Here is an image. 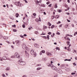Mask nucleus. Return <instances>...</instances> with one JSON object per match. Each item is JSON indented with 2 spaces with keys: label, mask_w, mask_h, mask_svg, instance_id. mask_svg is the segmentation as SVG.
Returning a JSON list of instances; mask_svg holds the SVG:
<instances>
[{
  "label": "nucleus",
  "mask_w": 77,
  "mask_h": 77,
  "mask_svg": "<svg viewBox=\"0 0 77 77\" xmlns=\"http://www.w3.org/2000/svg\"><path fill=\"white\" fill-rule=\"evenodd\" d=\"M47 65L48 66H51L52 69L54 70H55V71L57 70V67H55V66H54L53 64H51L48 63H47Z\"/></svg>",
  "instance_id": "1"
},
{
  "label": "nucleus",
  "mask_w": 77,
  "mask_h": 77,
  "mask_svg": "<svg viewBox=\"0 0 77 77\" xmlns=\"http://www.w3.org/2000/svg\"><path fill=\"white\" fill-rule=\"evenodd\" d=\"M18 63L19 65H26V63H25V62H23L20 60L18 61Z\"/></svg>",
  "instance_id": "2"
},
{
  "label": "nucleus",
  "mask_w": 77,
  "mask_h": 77,
  "mask_svg": "<svg viewBox=\"0 0 77 77\" xmlns=\"http://www.w3.org/2000/svg\"><path fill=\"white\" fill-rule=\"evenodd\" d=\"M22 47L23 49H24V50H27V51L29 50V48L26 47L25 44H23L22 45Z\"/></svg>",
  "instance_id": "3"
},
{
  "label": "nucleus",
  "mask_w": 77,
  "mask_h": 77,
  "mask_svg": "<svg viewBox=\"0 0 77 77\" xmlns=\"http://www.w3.org/2000/svg\"><path fill=\"white\" fill-rule=\"evenodd\" d=\"M15 42L16 43V45L17 46H19L21 44V42L18 40L16 41Z\"/></svg>",
  "instance_id": "4"
},
{
  "label": "nucleus",
  "mask_w": 77,
  "mask_h": 77,
  "mask_svg": "<svg viewBox=\"0 0 77 77\" xmlns=\"http://www.w3.org/2000/svg\"><path fill=\"white\" fill-rule=\"evenodd\" d=\"M14 56H16L17 58H20V54L17 53H16L14 54Z\"/></svg>",
  "instance_id": "5"
},
{
  "label": "nucleus",
  "mask_w": 77,
  "mask_h": 77,
  "mask_svg": "<svg viewBox=\"0 0 77 77\" xmlns=\"http://www.w3.org/2000/svg\"><path fill=\"white\" fill-rule=\"evenodd\" d=\"M25 54L26 55L27 57L29 58V54L28 53H27V51H25Z\"/></svg>",
  "instance_id": "6"
},
{
  "label": "nucleus",
  "mask_w": 77,
  "mask_h": 77,
  "mask_svg": "<svg viewBox=\"0 0 77 77\" xmlns=\"http://www.w3.org/2000/svg\"><path fill=\"white\" fill-rule=\"evenodd\" d=\"M30 53L31 55H34V51L33 50H32L31 51Z\"/></svg>",
  "instance_id": "7"
},
{
  "label": "nucleus",
  "mask_w": 77,
  "mask_h": 77,
  "mask_svg": "<svg viewBox=\"0 0 77 77\" xmlns=\"http://www.w3.org/2000/svg\"><path fill=\"white\" fill-rule=\"evenodd\" d=\"M46 54L48 55V56H51V53L48 52H46Z\"/></svg>",
  "instance_id": "8"
},
{
  "label": "nucleus",
  "mask_w": 77,
  "mask_h": 77,
  "mask_svg": "<svg viewBox=\"0 0 77 77\" xmlns=\"http://www.w3.org/2000/svg\"><path fill=\"white\" fill-rule=\"evenodd\" d=\"M17 2H15V5H17V6H19V5L20 4V2H19L18 3H17Z\"/></svg>",
  "instance_id": "9"
},
{
  "label": "nucleus",
  "mask_w": 77,
  "mask_h": 77,
  "mask_svg": "<svg viewBox=\"0 0 77 77\" xmlns=\"http://www.w3.org/2000/svg\"><path fill=\"white\" fill-rule=\"evenodd\" d=\"M41 69H42L41 67H38L36 69L37 71H39V70H40Z\"/></svg>",
  "instance_id": "10"
},
{
  "label": "nucleus",
  "mask_w": 77,
  "mask_h": 77,
  "mask_svg": "<svg viewBox=\"0 0 77 77\" xmlns=\"http://www.w3.org/2000/svg\"><path fill=\"white\" fill-rule=\"evenodd\" d=\"M5 70L6 71H9L10 70V68L9 67H7L6 69Z\"/></svg>",
  "instance_id": "11"
},
{
  "label": "nucleus",
  "mask_w": 77,
  "mask_h": 77,
  "mask_svg": "<svg viewBox=\"0 0 77 77\" xmlns=\"http://www.w3.org/2000/svg\"><path fill=\"white\" fill-rule=\"evenodd\" d=\"M16 18H18V16H19V15H18V13H16Z\"/></svg>",
  "instance_id": "12"
},
{
  "label": "nucleus",
  "mask_w": 77,
  "mask_h": 77,
  "mask_svg": "<svg viewBox=\"0 0 77 77\" xmlns=\"http://www.w3.org/2000/svg\"><path fill=\"white\" fill-rule=\"evenodd\" d=\"M2 59H3L4 60H6V57L4 56L3 57Z\"/></svg>",
  "instance_id": "13"
},
{
  "label": "nucleus",
  "mask_w": 77,
  "mask_h": 77,
  "mask_svg": "<svg viewBox=\"0 0 77 77\" xmlns=\"http://www.w3.org/2000/svg\"><path fill=\"white\" fill-rule=\"evenodd\" d=\"M2 76L3 77H6V75L4 74H2Z\"/></svg>",
  "instance_id": "14"
},
{
  "label": "nucleus",
  "mask_w": 77,
  "mask_h": 77,
  "mask_svg": "<svg viewBox=\"0 0 77 77\" xmlns=\"http://www.w3.org/2000/svg\"><path fill=\"white\" fill-rule=\"evenodd\" d=\"M56 50H58L59 51V50H60V48H59L58 47H56Z\"/></svg>",
  "instance_id": "15"
},
{
  "label": "nucleus",
  "mask_w": 77,
  "mask_h": 77,
  "mask_svg": "<svg viewBox=\"0 0 77 77\" xmlns=\"http://www.w3.org/2000/svg\"><path fill=\"white\" fill-rule=\"evenodd\" d=\"M15 56L14 55H13L11 56V58H15Z\"/></svg>",
  "instance_id": "16"
},
{
  "label": "nucleus",
  "mask_w": 77,
  "mask_h": 77,
  "mask_svg": "<svg viewBox=\"0 0 77 77\" xmlns=\"http://www.w3.org/2000/svg\"><path fill=\"white\" fill-rule=\"evenodd\" d=\"M45 51H44V50H43L42 51H41V52L42 53H45Z\"/></svg>",
  "instance_id": "17"
},
{
  "label": "nucleus",
  "mask_w": 77,
  "mask_h": 77,
  "mask_svg": "<svg viewBox=\"0 0 77 77\" xmlns=\"http://www.w3.org/2000/svg\"><path fill=\"white\" fill-rule=\"evenodd\" d=\"M54 7L55 8H57V4H55Z\"/></svg>",
  "instance_id": "18"
},
{
  "label": "nucleus",
  "mask_w": 77,
  "mask_h": 77,
  "mask_svg": "<svg viewBox=\"0 0 77 77\" xmlns=\"http://www.w3.org/2000/svg\"><path fill=\"white\" fill-rule=\"evenodd\" d=\"M34 57H36V53H35L34 54Z\"/></svg>",
  "instance_id": "19"
},
{
  "label": "nucleus",
  "mask_w": 77,
  "mask_h": 77,
  "mask_svg": "<svg viewBox=\"0 0 77 77\" xmlns=\"http://www.w3.org/2000/svg\"><path fill=\"white\" fill-rule=\"evenodd\" d=\"M67 41H70V39L69 38V37H67V39H66Z\"/></svg>",
  "instance_id": "20"
},
{
  "label": "nucleus",
  "mask_w": 77,
  "mask_h": 77,
  "mask_svg": "<svg viewBox=\"0 0 77 77\" xmlns=\"http://www.w3.org/2000/svg\"><path fill=\"white\" fill-rule=\"evenodd\" d=\"M42 7H45V5H44V4H42L41 5Z\"/></svg>",
  "instance_id": "21"
},
{
  "label": "nucleus",
  "mask_w": 77,
  "mask_h": 77,
  "mask_svg": "<svg viewBox=\"0 0 77 77\" xmlns=\"http://www.w3.org/2000/svg\"><path fill=\"white\" fill-rule=\"evenodd\" d=\"M54 27V25H53L51 26V29H53Z\"/></svg>",
  "instance_id": "22"
},
{
  "label": "nucleus",
  "mask_w": 77,
  "mask_h": 77,
  "mask_svg": "<svg viewBox=\"0 0 77 77\" xmlns=\"http://www.w3.org/2000/svg\"><path fill=\"white\" fill-rule=\"evenodd\" d=\"M48 25L49 26H51V24L50 23V22H48Z\"/></svg>",
  "instance_id": "23"
},
{
  "label": "nucleus",
  "mask_w": 77,
  "mask_h": 77,
  "mask_svg": "<svg viewBox=\"0 0 77 77\" xmlns=\"http://www.w3.org/2000/svg\"><path fill=\"white\" fill-rule=\"evenodd\" d=\"M47 27L46 26H43V29H47Z\"/></svg>",
  "instance_id": "24"
},
{
  "label": "nucleus",
  "mask_w": 77,
  "mask_h": 77,
  "mask_svg": "<svg viewBox=\"0 0 77 77\" xmlns=\"http://www.w3.org/2000/svg\"><path fill=\"white\" fill-rule=\"evenodd\" d=\"M13 31L14 32H17V30L16 29H13Z\"/></svg>",
  "instance_id": "25"
},
{
  "label": "nucleus",
  "mask_w": 77,
  "mask_h": 77,
  "mask_svg": "<svg viewBox=\"0 0 77 77\" xmlns=\"http://www.w3.org/2000/svg\"><path fill=\"white\" fill-rule=\"evenodd\" d=\"M33 15V16H36V13H33L32 14Z\"/></svg>",
  "instance_id": "26"
},
{
  "label": "nucleus",
  "mask_w": 77,
  "mask_h": 77,
  "mask_svg": "<svg viewBox=\"0 0 77 77\" xmlns=\"http://www.w3.org/2000/svg\"><path fill=\"white\" fill-rule=\"evenodd\" d=\"M49 35H47V39H48H48H49Z\"/></svg>",
  "instance_id": "27"
},
{
  "label": "nucleus",
  "mask_w": 77,
  "mask_h": 77,
  "mask_svg": "<svg viewBox=\"0 0 77 77\" xmlns=\"http://www.w3.org/2000/svg\"><path fill=\"white\" fill-rule=\"evenodd\" d=\"M43 60L44 61H46L47 60L46 58H43Z\"/></svg>",
  "instance_id": "28"
},
{
  "label": "nucleus",
  "mask_w": 77,
  "mask_h": 77,
  "mask_svg": "<svg viewBox=\"0 0 77 77\" xmlns=\"http://www.w3.org/2000/svg\"><path fill=\"white\" fill-rule=\"evenodd\" d=\"M5 57H8V55L7 54H5Z\"/></svg>",
  "instance_id": "29"
},
{
  "label": "nucleus",
  "mask_w": 77,
  "mask_h": 77,
  "mask_svg": "<svg viewBox=\"0 0 77 77\" xmlns=\"http://www.w3.org/2000/svg\"><path fill=\"white\" fill-rule=\"evenodd\" d=\"M38 46V45L36 44H34V46L35 47H37V46Z\"/></svg>",
  "instance_id": "30"
},
{
  "label": "nucleus",
  "mask_w": 77,
  "mask_h": 77,
  "mask_svg": "<svg viewBox=\"0 0 77 77\" xmlns=\"http://www.w3.org/2000/svg\"><path fill=\"white\" fill-rule=\"evenodd\" d=\"M41 65L40 64H38L37 65V66H41Z\"/></svg>",
  "instance_id": "31"
},
{
  "label": "nucleus",
  "mask_w": 77,
  "mask_h": 77,
  "mask_svg": "<svg viewBox=\"0 0 77 77\" xmlns=\"http://www.w3.org/2000/svg\"><path fill=\"white\" fill-rule=\"evenodd\" d=\"M4 39H8V37H4Z\"/></svg>",
  "instance_id": "32"
},
{
  "label": "nucleus",
  "mask_w": 77,
  "mask_h": 77,
  "mask_svg": "<svg viewBox=\"0 0 77 77\" xmlns=\"http://www.w3.org/2000/svg\"><path fill=\"white\" fill-rule=\"evenodd\" d=\"M66 43L67 44V45H69V44L70 42L69 41H67L66 42Z\"/></svg>",
  "instance_id": "33"
},
{
  "label": "nucleus",
  "mask_w": 77,
  "mask_h": 77,
  "mask_svg": "<svg viewBox=\"0 0 77 77\" xmlns=\"http://www.w3.org/2000/svg\"><path fill=\"white\" fill-rule=\"evenodd\" d=\"M24 0V1H25V2L26 3H28V2L26 0Z\"/></svg>",
  "instance_id": "34"
},
{
  "label": "nucleus",
  "mask_w": 77,
  "mask_h": 77,
  "mask_svg": "<svg viewBox=\"0 0 77 77\" xmlns=\"http://www.w3.org/2000/svg\"><path fill=\"white\" fill-rule=\"evenodd\" d=\"M56 34L57 35H60V33L59 32H57Z\"/></svg>",
  "instance_id": "35"
},
{
  "label": "nucleus",
  "mask_w": 77,
  "mask_h": 77,
  "mask_svg": "<svg viewBox=\"0 0 77 77\" xmlns=\"http://www.w3.org/2000/svg\"><path fill=\"white\" fill-rule=\"evenodd\" d=\"M55 17H56L57 18H58L59 17V15H56Z\"/></svg>",
  "instance_id": "36"
},
{
  "label": "nucleus",
  "mask_w": 77,
  "mask_h": 77,
  "mask_svg": "<svg viewBox=\"0 0 77 77\" xmlns=\"http://www.w3.org/2000/svg\"><path fill=\"white\" fill-rule=\"evenodd\" d=\"M71 74L72 75H74V74H75V72L72 73Z\"/></svg>",
  "instance_id": "37"
},
{
  "label": "nucleus",
  "mask_w": 77,
  "mask_h": 77,
  "mask_svg": "<svg viewBox=\"0 0 77 77\" xmlns=\"http://www.w3.org/2000/svg\"><path fill=\"white\" fill-rule=\"evenodd\" d=\"M77 32H75V33L74 34V35L75 36V35H77Z\"/></svg>",
  "instance_id": "38"
},
{
  "label": "nucleus",
  "mask_w": 77,
  "mask_h": 77,
  "mask_svg": "<svg viewBox=\"0 0 77 77\" xmlns=\"http://www.w3.org/2000/svg\"><path fill=\"white\" fill-rule=\"evenodd\" d=\"M38 21H41V18L40 17L39 18Z\"/></svg>",
  "instance_id": "39"
},
{
  "label": "nucleus",
  "mask_w": 77,
  "mask_h": 77,
  "mask_svg": "<svg viewBox=\"0 0 77 77\" xmlns=\"http://www.w3.org/2000/svg\"><path fill=\"white\" fill-rule=\"evenodd\" d=\"M73 65H74V66H76V65L75 63H73Z\"/></svg>",
  "instance_id": "40"
},
{
  "label": "nucleus",
  "mask_w": 77,
  "mask_h": 77,
  "mask_svg": "<svg viewBox=\"0 0 77 77\" xmlns=\"http://www.w3.org/2000/svg\"><path fill=\"white\" fill-rule=\"evenodd\" d=\"M22 27H23V28H25V27H26V26H25L24 25H23L22 26Z\"/></svg>",
  "instance_id": "41"
},
{
  "label": "nucleus",
  "mask_w": 77,
  "mask_h": 77,
  "mask_svg": "<svg viewBox=\"0 0 77 77\" xmlns=\"http://www.w3.org/2000/svg\"><path fill=\"white\" fill-rule=\"evenodd\" d=\"M48 35H51V32H49L48 33Z\"/></svg>",
  "instance_id": "42"
},
{
  "label": "nucleus",
  "mask_w": 77,
  "mask_h": 77,
  "mask_svg": "<svg viewBox=\"0 0 77 77\" xmlns=\"http://www.w3.org/2000/svg\"><path fill=\"white\" fill-rule=\"evenodd\" d=\"M50 2H48L46 4H47V5H49V4H50Z\"/></svg>",
  "instance_id": "43"
},
{
  "label": "nucleus",
  "mask_w": 77,
  "mask_h": 77,
  "mask_svg": "<svg viewBox=\"0 0 77 77\" xmlns=\"http://www.w3.org/2000/svg\"><path fill=\"white\" fill-rule=\"evenodd\" d=\"M62 12L61 10H59L58 12L60 13V12Z\"/></svg>",
  "instance_id": "44"
},
{
  "label": "nucleus",
  "mask_w": 77,
  "mask_h": 77,
  "mask_svg": "<svg viewBox=\"0 0 77 77\" xmlns=\"http://www.w3.org/2000/svg\"><path fill=\"white\" fill-rule=\"evenodd\" d=\"M39 3H41L42 2V0H40L39 1Z\"/></svg>",
  "instance_id": "45"
},
{
  "label": "nucleus",
  "mask_w": 77,
  "mask_h": 77,
  "mask_svg": "<svg viewBox=\"0 0 77 77\" xmlns=\"http://www.w3.org/2000/svg\"><path fill=\"white\" fill-rule=\"evenodd\" d=\"M20 37H21V38H24V36H23L22 35H20Z\"/></svg>",
  "instance_id": "46"
},
{
  "label": "nucleus",
  "mask_w": 77,
  "mask_h": 77,
  "mask_svg": "<svg viewBox=\"0 0 77 77\" xmlns=\"http://www.w3.org/2000/svg\"><path fill=\"white\" fill-rule=\"evenodd\" d=\"M3 60V59L2 58L0 57V61H2Z\"/></svg>",
  "instance_id": "47"
},
{
  "label": "nucleus",
  "mask_w": 77,
  "mask_h": 77,
  "mask_svg": "<svg viewBox=\"0 0 77 77\" xmlns=\"http://www.w3.org/2000/svg\"><path fill=\"white\" fill-rule=\"evenodd\" d=\"M48 6L49 7H51V4H50V5H49Z\"/></svg>",
  "instance_id": "48"
},
{
  "label": "nucleus",
  "mask_w": 77,
  "mask_h": 77,
  "mask_svg": "<svg viewBox=\"0 0 77 77\" xmlns=\"http://www.w3.org/2000/svg\"><path fill=\"white\" fill-rule=\"evenodd\" d=\"M12 27H16V25H12Z\"/></svg>",
  "instance_id": "49"
},
{
  "label": "nucleus",
  "mask_w": 77,
  "mask_h": 77,
  "mask_svg": "<svg viewBox=\"0 0 77 77\" xmlns=\"http://www.w3.org/2000/svg\"><path fill=\"white\" fill-rule=\"evenodd\" d=\"M73 53H76V51L75 50H73Z\"/></svg>",
  "instance_id": "50"
},
{
  "label": "nucleus",
  "mask_w": 77,
  "mask_h": 77,
  "mask_svg": "<svg viewBox=\"0 0 77 77\" xmlns=\"http://www.w3.org/2000/svg\"><path fill=\"white\" fill-rule=\"evenodd\" d=\"M50 62H51V65H52V63H53V61H51Z\"/></svg>",
  "instance_id": "51"
},
{
  "label": "nucleus",
  "mask_w": 77,
  "mask_h": 77,
  "mask_svg": "<svg viewBox=\"0 0 77 77\" xmlns=\"http://www.w3.org/2000/svg\"><path fill=\"white\" fill-rule=\"evenodd\" d=\"M10 19H11V20H14L13 18H12L11 17H10Z\"/></svg>",
  "instance_id": "52"
},
{
  "label": "nucleus",
  "mask_w": 77,
  "mask_h": 77,
  "mask_svg": "<svg viewBox=\"0 0 77 77\" xmlns=\"http://www.w3.org/2000/svg\"><path fill=\"white\" fill-rule=\"evenodd\" d=\"M52 20H53L54 19V16H52L51 17Z\"/></svg>",
  "instance_id": "53"
},
{
  "label": "nucleus",
  "mask_w": 77,
  "mask_h": 77,
  "mask_svg": "<svg viewBox=\"0 0 77 77\" xmlns=\"http://www.w3.org/2000/svg\"><path fill=\"white\" fill-rule=\"evenodd\" d=\"M60 23H61V22H60V21H59L57 23V24H59Z\"/></svg>",
  "instance_id": "54"
},
{
  "label": "nucleus",
  "mask_w": 77,
  "mask_h": 77,
  "mask_svg": "<svg viewBox=\"0 0 77 77\" xmlns=\"http://www.w3.org/2000/svg\"><path fill=\"white\" fill-rule=\"evenodd\" d=\"M24 36H27V35H26V34H24L23 35Z\"/></svg>",
  "instance_id": "55"
},
{
  "label": "nucleus",
  "mask_w": 77,
  "mask_h": 77,
  "mask_svg": "<svg viewBox=\"0 0 77 77\" xmlns=\"http://www.w3.org/2000/svg\"><path fill=\"white\" fill-rule=\"evenodd\" d=\"M68 36H69V35H68V34H66V37H68Z\"/></svg>",
  "instance_id": "56"
},
{
  "label": "nucleus",
  "mask_w": 77,
  "mask_h": 77,
  "mask_svg": "<svg viewBox=\"0 0 77 77\" xmlns=\"http://www.w3.org/2000/svg\"><path fill=\"white\" fill-rule=\"evenodd\" d=\"M67 2L69 3H70V1H69V0H67Z\"/></svg>",
  "instance_id": "57"
},
{
  "label": "nucleus",
  "mask_w": 77,
  "mask_h": 77,
  "mask_svg": "<svg viewBox=\"0 0 77 77\" xmlns=\"http://www.w3.org/2000/svg\"><path fill=\"white\" fill-rule=\"evenodd\" d=\"M36 2L37 3H39V1H38V0H37L36 1Z\"/></svg>",
  "instance_id": "58"
},
{
  "label": "nucleus",
  "mask_w": 77,
  "mask_h": 77,
  "mask_svg": "<svg viewBox=\"0 0 77 77\" xmlns=\"http://www.w3.org/2000/svg\"><path fill=\"white\" fill-rule=\"evenodd\" d=\"M51 11H53V8H51Z\"/></svg>",
  "instance_id": "59"
},
{
  "label": "nucleus",
  "mask_w": 77,
  "mask_h": 77,
  "mask_svg": "<svg viewBox=\"0 0 77 77\" xmlns=\"http://www.w3.org/2000/svg\"><path fill=\"white\" fill-rule=\"evenodd\" d=\"M23 77H27V75H24Z\"/></svg>",
  "instance_id": "60"
},
{
  "label": "nucleus",
  "mask_w": 77,
  "mask_h": 77,
  "mask_svg": "<svg viewBox=\"0 0 77 77\" xmlns=\"http://www.w3.org/2000/svg\"><path fill=\"white\" fill-rule=\"evenodd\" d=\"M71 59H67V61H71Z\"/></svg>",
  "instance_id": "61"
},
{
  "label": "nucleus",
  "mask_w": 77,
  "mask_h": 77,
  "mask_svg": "<svg viewBox=\"0 0 77 77\" xmlns=\"http://www.w3.org/2000/svg\"><path fill=\"white\" fill-rule=\"evenodd\" d=\"M64 61H68V59H66L64 60Z\"/></svg>",
  "instance_id": "62"
},
{
  "label": "nucleus",
  "mask_w": 77,
  "mask_h": 77,
  "mask_svg": "<svg viewBox=\"0 0 77 77\" xmlns=\"http://www.w3.org/2000/svg\"><path fill=\"white\" fill-rule=\"evenodd\" d=\"M40 55H42V52H40Z\"/></svg>",
  "instance_id": "63"
},
{
  "label": "nucleus",
  "mask_w": 77,
  "mask_h": 77,
  "mask_svg": "<svg viewBox=\"0 0 77 77\" xmlns=\"http://www.w3.org/2000/svg\"><path fill=\"white\" fill-rule=\"evenodd\" d=\"M67 21H68V22H70V20H67Z\"/></svg>",
  "instance_id": "64"
}]
</instances>
